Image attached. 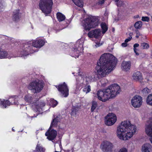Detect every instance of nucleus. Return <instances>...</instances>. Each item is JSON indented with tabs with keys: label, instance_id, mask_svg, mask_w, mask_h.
Instances as JSON below:
<instances>
[{
	"label": "nucleus",
	"instance_id": "obj_1",
	"mask_svg": "<svg viewBox=\"0 0 152 152\" xmlns=\"http://www.w3.org/2000/svg\"><path fill=\"white\" fill-rule=\"evenodd\" d=\"M116 62V58L111 54H103L96 67V73L97 77L102 78L108 75L113 70Z\"/></svg>",
	"mask_w": 152,
	"mask_h": 152
},
{
	"label": "nucleus",
	"instance_id": "obj_2",
	"mask_svg": "<svg viewBox=\"0 0 152 152\" xmlns=\"http://www.w3.org/2000/svg\"><path fill=\"white\" fill-rule=\"evenodd\" d=\"M137 127L129 120L121 122L116 131L117 137L121 140H126L132 137L137 131Z\"/></svg>",
	"mask_w": 152,
	"mask_h": 152
},
{
	"label": "nucleus",
	"instance_id": "obj_3",
	"mask_svg": "<svg viewBox=\"0 0 152 152\" xmlns=\"http://www.w3.org/2000/svg\"><path fill=\"white\" fill-rule=\"evenodd\" d=\"M120 91V87L117 84H114L105 89L98 91L97 98L99 100L105 102L110 98L115 97Z\"/></svg>",
	"mask_w": 152,
	"mask_h": 152
},
{
	"label": "nucleus",
	"instance_id": "obj_4",
	"mask_svg": "<svg viewBox=\"0 0 152 152\" xmlns=\"http://www.w3.org/2000/svg\"><path fill=\"white\" fill-rule=\"evenodd\" d=\"M45 43V40L41 38H37L33 41L28 42L24 45L23 48L21 52L20 56H26L35 52L33 49L34 47L40 48Z\"/></svg>",
	"mask_w": 152,
	"mask_h": 152
},
{
	"label": "nucleus",
	"instance_id": "obj_5",
	"mask_svg": "<svg viewBox=\"0 0 152 152\" xmlns=\"http://www.w3.org/2000/svg\"><path fill=\"white\" fill-rule=\"evenodd\" d=\"M94 72H90L83 75V77L80 76V83L83 87V91L86 94L89 92L91 91V86L88 83L94 80L95 76Z\"/></svg>",
	"mask_w": 152,
	"mask_h": 152
},
{
	"label": "nucleus",
	"instance_id": "obj_6",
	"mask_svg": "<svg viewBox=\"0 0 152 152\" xmlns=\"http://www.w3.org/2000/svg\"><path fill=\"white\" fill-rule=\"evenodd\" d=\"M99 20L98 17L90 15L82 21V25L85 30L89 31L97 26L100 22Z\"/></svg>",
	"mask_w": 152,
	"mask_h": 152
},
{
	"label": "nucleus",
	"instance_id": "obj_7",
	"mask_svg": "<svg viewBox=\"0 0 152 152\" xmlns=\"http://www.w3.org/2000/svg\"><path fill=\"white\" fill-rule=\"evenodd\" d=\"M53 4L52 0H40L39 7L45 15L47 16L50 13Z\"/></svg>",
	"mask_w": 152,
	"mask_h": 152
},
{
	"label": "nucleus",
	"instance_id": "obj_8",
	"mask_svg": "<svg viewBox=\"0 0 152 152\" xmlns=\"http://www.w3.org/2000/svg\"><path fill=\"white\" fill-rule=\"evenodd\" d=\"M60 121V118L58 116L53 120L50 126L45 134L46 136H47V138L49 140H53L56 137L57 134V132L54 129H51V127L53 126H56L58 125Z\"/></svg>",
	"mask_w": 152,
	"mask_h": 152
},
{
	"label": "nucleus",
	"instance_id": "obj_9",
	"mask_svg": "<svg viewBox=\"0 0 152 152\" xmlns=\"http://www.w3.org/2000/svg\"><path fill=\"white\" fill-rule=\"evenodd\" d=\"M84 40L83 39L77 40L74 48L70 53L71 56L75 58H78L79 55L83 50V48Z\"/></svg>",
	"mask_w": 152,
	"mask_h": 152
},
{
	"label": "nucleus",
	"instance_id": "obj_10",
	"mask_svg": "<svg viewBox=\"0 0 152 152\" xmlns=\"http://www.w3.org/2000/svg\"><path fill=\"white\" fill-rule=\"evenodd\" d=\"M43 87V84L42 83L34 81L29 84L28 88L31 90L32 92L37 93L40 92L42 89Z\"/></svg>",
	"mask_w": 152,
	"mask_h": 152
},
{
	"label": "nucleus",
	"instance_id": "obj_11",
	"mask_svg": "<svg viewBox=\"0 0 152 152\" xmlns=\"http://www.w3.org/2000/svg\"><path fill=\"white\" fill-rule=\"evenodd\" d=\"M117 120L115 114L113 113H109L105 117V124L108 126H112L116 122Z\"/></svg>",
	"mask_w": 152,
	"mask_h": 152
},
{
	"label": "nucleus",
	"instance_id": "obj_12",
	"mask_svg": "<svg viewBox=\"0 0 152 152\" xmlns=\"http://www.w3.org/2000/svg\"><path fill=\"white\" fill-rule=\"evenodd\" d=\"M56 87L58 91L61 93V95L64 97H66L69 95V89L66 84L64 82L63 84H60Z\"/></svg>",
	"mask_w": 152,
	"mask_h": 152
},
{
	"label": "nucleus",
	"instance_id": "obj_13",
	"mask_svg": "<svg viewBox=\"0 0 152 152\" xmlns=\"http://www.w3.org/2000/svg\"><path fill=\"white\" fill-rule=\"evenodd\" d=\"M142 98L139 95H135L134 96L131 100V104L134 108L140 107L142 104Z\"/></svg>",
	"mask_w": 152,
	"mask_h": 152
},
{
	"label": "nucleus",
	"instance_id": "obj_14",
	"mask_svg": "<svg viewBox=\"0 0 152 152\" xmlns=\"http://www.w3.org/2000/svg\"><path fill=\"white\" fill-rule=\"evenodd\" d=\"M100 147L104 152H110L112 151L113 145L110 142L105 141L102 143Z\"/></svg>",
	"mask_w": 152,
	"mask_h": 152
},
{
	"label": "nucleus",
	"instance_id": "obj_15",
	"mask_svg": "<svg viewBox=\"0 0 152 152\" xmlns=\"http://www.w3.org/2000/svg\"><path fill=\"white\" fill-rule=\"evenodd\" d=\"M145 131L146 134L149 137V140L152 144V120L148 121L146 124Z\"/></svg>",
	"mask_w": 152,
	"mask_h": 152
},
{
	"label": "nucleus",
	"instance_id": "obj_16",
	"mask_svg": "<svg viewBox=\"0 0 152 152\" xmlns=\"http://www.w3.org/2000/svg\"><path fill=\"white\" fill-rule=\"evenodd\" d=\"M104 34L99 29H96L89 31L88 36L90 38L94 37L96 38H101Z\"/></svg>",
	"mask_w": 152,
	"mask_h": 152
},
{
	"label": "nucleus",
	"instance_id": "obj_17",
	"mask_svg": "<svg viewBox=\"0 0 152 152\" xmlns=\"http://www.w3.org/2000/svg\"><path fill=\"white\" fill-rule=\"evenodd\" d=\"M14 100L13 102H12V100L9 101L8 100H5L4 99H0V106L2 108H5L7 106H9L12 104L18 105V102H17V100L12 98Z\"/></svg>",
	"mask_w": 152,
	"mask_h": 152
},
{
	"label": "nucleus",
	"instance_id": "obj_18",
	"mask_svg": "<svg viewBox=\"0 0 152 152\" xmlns=\"http://www.w3.org/2000/svg\"><path fill=\"white\" fill-rule=\"evenodd\" d=\"M45 104L44 101L43 100L37 101L35 102L34 105H33V108L36 112L40 113L42 110V107H44Z\"/></svg>",
	"mask_w": 152,
	"mask_h": 152
},
{
	"label": "nucleus",
	"instance_id": "obj_19",
	"mask_svg": "<svg viewBox=\"0 0 152 152\" xmlns=\"http://www.w3.org/2000/svg\"><path fill=\"white\" fill-rule=\"evenodd\" d=\"M141 151L142 152H151L152 145L149 143H145L142 145Z\"/></svg>",
	"mask_w": 152,
	"mask_h": 152
},
{
	"label": "nucleus",
	"instance_id": "obj_20",
	"mask_svg": "<svg viewBox=\"0 0 152 152\" xmlns=\"http://www.w3.org/2000/svg\"><path fill=\"white\" fill-rule=\"evenodd\" d=\"M131 63L129 61H123L121 64V68L125 71H128L130 69Z\"/></svg>",
	"mask_w": 152,
	"mask_h": 152
},
{
	"label": "nucleus",
	"instance_id": "obj_21",
	"mask_svg": "<svg viewBox=\"0 0 152 152\" xmlns=\"http://www.w3.org/2000/svg\"><path fill=\"white\" fill-rule=\"evenodd\" d=\"M132 78L134 80L141 82L142 80V77L141 73L139 72L134 73L132 75Z\"/></svg>",
	"mask_w": 152,
	"mask_h": 152
},
{
	"label": "nucleus",
	"instance_id": "obj_22",
	"mask_svg": "<svg viewBox=\"0 0 152 152\" xmlns=\"http://www.w3.org/2000/svg\"><path fill=\"white\" fill-rule=\"evenodd\" d=\"M20 17L19 10H16L13 12L12 18L14 20H17L20 18Z\"/></svg>",
	"mask_w": 152,
	"mask_h": 152
},
{
	"label": "nucleus",
	"instance_id": "obj_23",
	"mask_svg": "<svg viewBox=\"0 0 152 152\" xmlns=\"http://www.w3.org/2000/svg\"><path fill=\"white\" fill-rule=\"evenodd\" d=\"M8 54L7 52L3 51L2 49L0 48V58H8L9 59L11 58L8 56Z\"/></svg>",
	"mask_w": 152,
	"mask_h": 152
},
{
	"label": "nucleus",
	"instance_id": "obj_24",
	"mask_svg": "<svg viewBox=\"0 0 152 152\" xmlns=\"http://www.w3.org/2000/svg\"><path fill=\"white\" fill-rule=\"evenodd\" d=\"M45 151V149L41 145L38 144L34 152H44Z\"/></svg>",
	"mask_w": 152,
	"mask_h": 152
},
{
	"label": "nucleus",
	"instance_id": "obj_25",
	"mask_svg": "<svg viewBox=\"0 0 152 152\" xmlns=\"http://www.w3.org/2000/svg\"><path fill=\"white\" fill-rule=\"evenodd\" d=\"M56 16L59 22L64 21L65 19V16L61 12H58Z\"/></svg>",
	"mask_w": 152,
	"mask_h": 152
},
{
	"label": "nucleus",
	"instance_id": "obj_26",
	"mask_svg": "<svg viewBox=\"0 0 152 152\" xmlns=\"http://www.w3.org/2000/svg\"><path fill=\"white\" fill-rule=\"evenodd\" d=\"M101 26L102 29V32L104 34L108 29V26L106 23L102 22L101 23Z\"/></svg>",
	"mask_w": 152,
	"mask_h": 152
},
{
	"label": "nucleus",
	"instance_id": "obj_27",
	"mask_svg": "<svg viewBox=\"0 0 152 152\" xmlns=\"http://www.w3.org/2000/svg\"><path fill=\"white\" fill-rule=\"evenodd\" d=\"M74 3L77 6L80 7L83 6V0H72Z\"/></svg>",
	"mask_w": 152,
	"mask_h": 152
},
{
	"label": "nucleus",
	"instance_id": "obj_28",
	"mask_svg": "<svg viewBox=\"0 0 152 152\" xmlns=\"http://www.w3.org/2000/svg\"><path fill=\"white\" fill-rule=\"evenodd\" d=\"M116 2L117 3L116 4L118 6H123V7L126 6L127 4V3L125 1H120L119 0H115Z\"/></svg>",
	"mask_w": 152,
	"mask_h": 152
},
{
	"label": "nucleus",
	"instance_id": "obj_29",
	"mask_svg": "<svg viewBox=\"0 0 152 152\" xmlns=\"http://www.w3.org/2000/svg\"><path fill=\"white\" fill-rule=\"evenodd\" d=\"M146 102L148 104L152 106V94H151L148 96Z\"/></svg>",
	"mask_w": 152,
	"mask_h": 152
},
{
	"label": "nucleus",
	"instance_id": "obj_30",
	"mask_svg": "<svg viewBox=\"0 0 152 152\" xmlns=\"http://www.w3.org/2000/svg\"><path fill=\"white\" fill-rule=\"evenodd\" d=\"M32 98L31 95L28 94L26 95L24 98L25 101L28 103H30L31 102Z\"/></svg>",
	"mask_w": 152,
	"mask_h": 152
},
{
	"label": "nucleus",
	"instance_id": "obj_31",
	"mask_svg": "<svg viewBox=\"0 0 152 152\" xmlns=\"http://www.w3.org/2000/svg\"><path fill=\"white\" fill-rule=\"evenodd\" d=\"M50 102L49 103L50 105L53 107H54L58 104L57 102L53 99H51L50 100Z\"/></svg>",
	"mask_w": 152,
	"mask_h": 152
},
{
	"label": "nucleus",
	"instance_id": "obj_32",
	"mask_svg": "<svg viewBox=\"0 0 152 152\" xmlns=\"http://www.w3.org/2000/svg\"><path fill=\"white\" fill-rule=\"evenodd\" d=\"M97 106V102L95 101L92 102V106L91 108V111L92 112L94 111L95 109L96 108Z\"/></svg>",
	"mask_w": 152,
	"mask_h": 152
},
{
	"label": "nucleus",
	"instance_id": "obj_33",
	"mask_svg": "<svg viewBox=\"0 0 152 152\" xmlns=\"http://www.w3.org/2000/svg\"><path fill=\"white\" fill-rule=\"evenodd\" d=\"M141 48L143 49H147L149 48V45L148 43L143 42L141 43Z\"/></svg>",
	"mask_w": 152,
	"mask_h": 152
},
{
	"label": "nucleus",
	"instance_id": "obj_34",
	"mask_svg": "<svg viewBox=\"0 0 152 152\" xmlns=\"http://www.w3.org/2000/svg\"><path fill=\"white\" fill-rule=\"evenodd\" d=\"M139 46V44L137 43L135 44L134 45V53L137 55H138L139 53L137 52L138 51V50L136 48L138 47Z\"/></svg>",
	"mask_w": 152,
	"mask_h": 152
},
{
	"label": "nucleus",
	"instance_id": "obj_35",
	"mask_svg": "<svg viewBox=\"0 0 152 152\" xmlns=\"http://www.w3.org/2000/svg\"><path fill=\"white\" fill-rule=\"evenodd\" d=\"M142 25V22L141 21H139L136 22L134 24V27L137 28H140Z\"/></svg>",
	"mask_w": 152,
	"mask_h": 152
},
{
	"label": "nucleus",
	"instance_id": "obj_36",
	"mask_svg": "<svg viewBox=\"0 0 152 152\" xmlns=\"http://www.w3.org/2000/svg\"><path fill=\"white\" fill-rule=\"evenodd\" d=\"M78 108L76 107H73L72 109L71 114L72 115H75L76 114L77 112L78 111Z\"/></svg>",
	"mask_w": 152,
	"mask_h": 152
},
{
	"label": "nucleus",
	"instance_id": "obj_37",
	"mask_svg": "<svg viewBox=\"0 0 152 152\" xmlns=\"http://www.w3.org/2000/svg\"><path fill=\"white\" fill-rule=\"evenodd\" d=\"M118 152H128V151L127 148L125 147H122L120 149Z\"/></svg>",
	"mask_w": 152,
	"mask_h": 152
},
{
	"label": "nucleus",
	"instance_id": "obj_38",
	"mask_svg": "<svg viewBox=\"0 0 152 152\" xmlns=\"http://www.w3.org/2000/svg\"><path fill=\"white\" fill-rule=\"evenodd\" d=\"M141 20L143 21L148 22L150 20V18L148 17L147 16H143L142 17Z\"/></svg>",
	"mask_w": 152,
	"mask_h": 152
},
{
	"label": "nucleus",
	"instance_id": "obj_39",
	"mask_svg": "<svg viewBox=\"0 0 152 152\" xmlns=\"http://www.w3.org/2000/svg\"><path fill=\"white\" fill-rule=\"evenodd\" d=\"M142 92L145 94H148L150 92V90L147 88H145L142 91Z\"/></svg>",
	"mask_w": 152,
	"mask_h": 152
},
{
	"label": "nucleus",
	"instance_id": "obj_40",
	"mask_svg": "<svg viewBox=\"0 0 152 152\" xmlns=\"http://www.w3.org/2000/svg\"><path fill=\"white\" fill-rule=\"evenodd\" d=\"M104 1V0H99L98 2H96V5H100L103 4Z\"/></svg>",
	"mask_w": 152,
	"mask_h": 152
},
{
	"label": "nucleus",
	"instance_id": "obj_41",
	"mask_svg": "<svg viewBox=\"0 0 152 152\" xmlns=\"http://www.w3.org/2000/svg\"><path fill=\"white\" fill-rule=\"evenodd\" d=\"M132 38V37H129L128 38L125 39V42L127 43Z\"/></svg>",
	"mask_w": 152,
	"mask_h": 152
},
{
	"label": "nucleus",
	"instance_id": "obj_42",
	"mask_svg": "<svg viewBox=\"0 0 152 152\" xmlns=\"http://www.w3.org/2000/svg\"><path fill=\"white\" fill-rule=\"evenodd\" d=\"M136 37L137 38H138L139 37V36L140 35V34L138 31H137L136 32Z\"/></svg>",
	"mask_w": 152,
	"mask_h": 152
},
{
	"label": "nucleus",
	"instance_id": "obj_43",
	"mask_svg": "<svg viewBox=\"0 0 152 152\" xmlns=\"http://www.w3.org/2000/svg\"><path fill=\"white\" fill-rule=\"evenodd\" d=\"M121 45L123 47H126L127 45V42H124Z\"/></svg>",
	"mask_w": 152,
	"mask_h": 152
},
{
	"label": "nucleus",
	"instance_id": "obj_44",
	"mask_svg": "<svg viewBox=\"0 0 152 152\" xmlns=\"http://www.w3.org/2000/svg\"><path fill=\"white\" fill-rule=\"evenodd\" d=\"M3 7V6L2 4V2H0V10H1V8H2Z\"/></svg>",
	"mask_w": 152,
	"mask_h": 152
},
{
	"label": "nucleus",
	"instance_id": "obj_45",
	"mask_svg": "<svg viewBox=\"0 0 152 152\" xmlns=\"http://www.w3.org/2000/svg\"><path fill=\"white\" fill-rule=\"evenodd\" d=\"M101 44H100L99 43H96V47H99L100 46H101Z\"/></svg>",
	"mask_w": 152,
	"mask_h": 152
},
{
	"label": "nucleus",
	"instance_id": "obj_46",
	"mask_svg": "<svg viewBox=\"0 0 152 152\" xmlns=\"http://www.w3.org/2000/svg\"><path fill=\"white\" fill-rule=\"evenodd\" d=\"M134 18H139V15H137L134 16Z\"/></svg>",
	"mask_w": 152,
	"mask_h": 152
},
{
	"label": "nucleus",
	"instance_id": "obj_47",
	"mask_svg": "<svg viewBox=\"0 0 152 152\" xmlns=\"http://www.w3.org/2000/svg\"><path fill=\"white\" fill-rule=\"evenodd\" d=\"M119 20V19L118 18L117 19L116 18L114 20L115 22Z\"/></svg>",
	"mask_w": 152,
	"mask_h": 152
},
{
	"label": "nucleus",
	"instance_id": "obj_48",
	"mask_svg": "<svg viewBox=\"0 0 152 152\" xmlns=\"http://www.w3.org/2000/svg\"><path fill=\"white\" fill-rule=\"evenodd\" d=\"M31 27L32 29L34 28V27L32 25H31Z\"/></svg>",
	"mask_w": 152,
	"mask_h": 152
},
{
	"label": "nucleus",
	"instance_id": "obj_49",
	"mask_svg": "<svg viewBox=\"0 0 152 152\" xmlns=\"http://www.w3.org/2000/svg\"><path fill=\"white\" fill-rule=\"evenodd\" d=\"M12 130L13 131H15V130H14V129H13V128H12Z\"/></svg>",
	"mask_w": 152,
	"mask_h": 152
},
{
	"label": "nucleus",
	"instance_id": "obj_50",
	"mask_svg": "<svg viewBox=\"0 0 152 152\" xmlns=\"http://www.w3.org/2000/svg\"><path fill=\"white\" fill-rule=\"evenodd\" d=\"M69 151H70L68 150V151H66V152H69Z\"/></svg>",
	"mask_w": 152,
	"mask_h": 152
},
{
	"label": "nucleus",
	"instance_id": "obj_51",
	"mask_svg": "<svg viewBox=\"0 0 152 152\" xmlns=\"http://www.w3.org/2000/svg\"><path fill=\"white\" fill-rule=\"evenodd\" d=\"M105 15H107V14H106V13H105Z\"/></svg>",
	"mask_w": 152,
	"mask_h": 152
},
{
	"label": "nucleus",
	"instance_id": "obj_52",
	"mask_svg": "<svg viewBox=\"0 0 152 152\" xmlns=\"http://www.w3.org/2000/svg\"><path fill=\"white\" fill-rule=\"evenodd\" d=\"M131 33H130V34H129L130 35H131Z\"/></svg>",
	"mask_w": 152,
	"mask_h": 152
}]
</instances>
